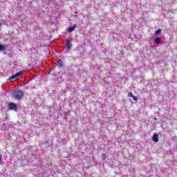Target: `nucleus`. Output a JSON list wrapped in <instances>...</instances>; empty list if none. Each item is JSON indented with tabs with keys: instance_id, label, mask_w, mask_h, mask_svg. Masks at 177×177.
<instances>
[{
	"instance_id": "1",
	"label": "nucleus",
	"mask_w": 177,
	"mask_h": 177,
	"mask_svg": "<svg viewBox=\"0 0 177 177\" xmlns=\"http://www.w3.org/2000/svg\"><path fill=\"white\" fill-rule=\"evenodd\" d=\"M12 96L15 100H21L24 96V93L21 91H15L12 93Z\"/></svg>"
},
{
	"instance_id": "2",
	"label": "nucleus",
	"mask_w": 177,
	"mask_h": 177,
	"mask_svg": "<svg viewBox=\"0 0 177 177\" xmlns=\"http://www.w3.org/2000/svg\"><path fill=\"white\" fill-rule=\"evenodd\" d=\"M21 75H23V71H20L15 74L14 75H12L10 80H11V81H17V80H19V78H20Z\"/></svg>"
},
{
	"instance_id": "3",
	"label": "nucleus",
	"mask_w": 177,
	"mask_h": 177,
	"mask_svg": "<svg viewBox=\"0 0 177 177\" xmlns=\"http://www.w3.org/2000/svg\"><path fill=\"white\" fill-rule=\"evenodd\" d=\"M10 110H13V111H17V105L15 103H11L9 105Z\"/></svg>"
},
{
	"instance_id": "4",
	"label": "nucleus",
	"mask_w": 177,
	"mask_h": 177,
	"mask_svg": "<svg viewBox=\"0 0 177 177\" xmlns=\"http://www.w3.org/2000/svg\"><path fill=\"white\" fill-rule=\"evenodd\" d=\"M66 48H67V49H71V48H73V44H71V40H70V39L66 40Z\"/></svg>"
},
{
	"instance_id": "5",
	"label": "nucleus",
	"mask_w": 177,
	"mask_h": 177,
	"mask_svg": "<svg viewBox=\"0 0 177 177\" xmlns=\"http://www.w3.org/2000/svg\"><path fill=\"white\" fill-rule=\"evenodd\" d=\"M75 28H77V24H74L73 26L68 28V32H73Z\"/></svg>"
},
{
	"instance_id": "6",
	"label": "nucleus",
	"mask_w": 177,
	"mask_h": 177,
	"mask_svg": "<svg viewBox=\"0 0 177 177\" xmlns=\"http://www.w3.org/2000/svg\"><path fill=\"white\" fill-rule=\"evenodd\" d=\"M152 140H153V142H156L157 143L158 142V135H157L156 133H154L152 137Z\"/></svg>"
},
{
	"instance_id": "7",
	"label": "nucleus",
	"mask_w": 177,
	"mask_h": 177,
	"mask_svg": "<svg viewBox=\"0 0 177 177\" xmlns=\"http://www.w3.org/2000/svg\"><path fill=\"white\" fill-rule=\"evenodd\" d=\"M57 63L59 68H62V67H63V60L59 59Z\"/></svg>"
},
{
	"instance_id": "8",
	"label": "nucleus",
	"mask_w": 177,
	"mask_h": 177,
	"mask_svg": "<svg viewBox=\"0 0 177 177\" xmlns=\"http://www.w3.org/2000/svg\"><path fill=\"white\" fill-rule=\"evenodd\" d=\"M160 42H161V39H160V37H156L154 39V44L155 45H158V44H160Z\"/></svg>"
},
{
	"instance_id": "9",
	"label": "nucleus",
	"mask_w": 177,
	"mask_h": 177,
	"mask_svg": "<svg viewBox=\"0 0 177 177\" xmlns=\"http://www.w3.org/2000/svg\"><path fill=\"white\" fill-rule=\"evenodd\" d=\"M102 160L104 161L106 160V154L104 153H102V156H101Z\"/></svg>"
},
{
	"instance_id": "10",
	"label": "nucleus",
	"mask_w": 177,
	"mask_h": 177,
	"mask_svg": "<svg viewBox=\"0 0 177 177\" xmlns=\"http://www.w3.org/2000/svg\"><path fill=\"white\" fill-rule=\"evenodd\" d=\"M132 98L133 99V100H135V102H138V97L133 95V97H132Z\"/></svg>"
},
{
	"instance_id": "11",
	"label": "nucleus",
	"mask_w": 177,
	"mask_h": 177,
	"mask_svg": "<svg viewBox=\"0 0 177 177\" xmlns=\"http://www.w3.org/2000/svg\"><path fill=\"white\" fill-rule=\"evenodd\" d=\"M161 32V29H158L156 31H155V34H160Z\"/></svg>"
},
{
	"instance_id": "12",
	"label": "nucleus",
	"mask_w": 177,
	"mask_h": 177,
	"mask_svg": "<svg viewBox=\"0 0 177 177\" xmlns=\"http://www.w3.org/2000/svg\"><path fill=\"white\" fill-rule=\"evenodd\" d=\"M129 96H130V97H133V94L132 93V92H130L129 93Z\"/></svg>"
},
{
	"instance_id": "13",
	"label": "nucleus",
	"mask_w": 177,
	"mask_h": 177,
	"mask_svg": "<svg viewBox=\"0 0 177 177\" xmlns=\"http://www.w3.org/2000/svg\"><path fill=\"white\" fill-rule=\"evenodd\" d=\"M3 49H5V48H3V46H2V45L0 44V50H3Z\"/></svg>"
},
{
	"instance_id": "14",
	"label": "nucleus",
	"mask_w": 177,
	"mask_h": 177,
	"mask_svg": "<svg viewBox=\"0 0 177 177\" xmlns=\"http://www.w3.org/2000/svg\"><path fill=\"white\" fill-rule=\"evenodd\" d=\"M2 161V158L1 157V154H0V162Z\"/></svg>"
},
{
	"instance_id": "15",
	"label": "nucleus",
	"mask_w": 177,
	"mask_h": 177,
	"mask_svg": "<svg viewBox=\"0 0 177 177\" xmlns=\"http://www.w3.org/2000/svg\"><path fill=\"white\" fill-rule=\"evenodd\" d=\"M155 120H157V118H155Z\"/></svg>"
}]
</instances>
